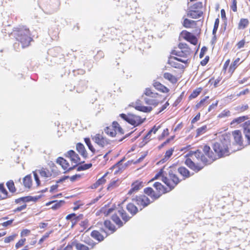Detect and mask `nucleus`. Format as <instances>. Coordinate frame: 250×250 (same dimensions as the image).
Here are the masks:
<instances>
[{
    "instance_id": "nucleus-1",
    "label": "nucleus",
    "mask_w": 250,
    "mask_h": 250,
    "mask_svg": "<svg viewBox=\"0 0 250 250\" xmlns=\"http://www.w3.org/2000/svg\"><path fill=\"white\" fill-rule=\"evenodd\" d=\"M169 179L167 177H163L162 180L165 184L169 188V189L167 190L161 183L159 182H155L153 184L154 188L158 191L157 194H160V196L165 193L168 192L173 189L174 187L179 183L180 180L178 177L173 173L172 171L169 172Z\"/></svg>"
},
{
    "instance_id": "nucleus-2",
    "label": "nucleus",
    "mask_w": 250,
    "mask_h": 250,
    "mask_svg": "<svg viewBox=\"0 0 250 250\" xmlns=\"http://www.w3.org/2000/svg\"><path fill=\"white\" fill-rule=\"evenodd\" d=\"M230 145V137L228 135H223L218 141L213 145V149L218 157L229 155V146Z\"/></svg>"
},
{
    "instance_id": "nucleus-3",
    "label": "nucleus",
    "mask_w": 250,
    "mask_h": 250,
    "mask_svg": "<svg viewBox=\"0 0 250 250\" xmlns=\"http://www.w3.org/2000/svg\"><path fill=\"white\" fill-rule=\"evenodd\" d=\"M203 150L205 154L208 157V159L203 155L202 152L198 149L196 151L190 152V156L193 161H194V158H195L198 160H200L204 164L207 165L211 164L217 159L216 155L212 151H210V148L209 146L207 145L204 146L203 148Z\"/></svg>"
},
{
    "instance_id": "nucleus-4",
    "label": "nucleus",
    "mask_w": 250,
    "mask_h": 250,
    "mask_svg": "<svg viewBox=\"0 0 250 250\" xmlns=\"http://www.w3.org/2000/svg\"><path fill=\"white\" fill-rule=\"evenodd\" d=\"M16 39L21 44L22 48L28 46L32 40L29 29L25 27L21 28L17 31Z\"/></svg>"
},
{
    "instance_id": "nucleus-5",
    "label": "nucleus",
    "mask_w": 250,
    "mask_h": 250,
    "mask_svg": "<svg viewBox=\"0 0 250 250\" xmlns=\"http://www.w3.org/2000/svg\"><path fill=\"white\" fill-rule=\"evenodd\" d=\"M126 209L131 214V216L127 215L126 212L123 209H120L118 211L119 215H120L125 223L127 222L132 216L136 214L138 211V208L133 203H129L126 206Z\"/></svg>"
},
{
    "instance_id": "nucleus-6",
    "label": "nucleus",
    "mask_w": 250,
    "mask_h": 250,
    "mask_svg": "<svg viewBox=\"0 0 250 250\" xmlns=\"http://www.w3.org/2000/svg\"><path fill=\"white\" fill-rule=\"evenodd\" d=\"M120 116L123 119L135 126L139 125L143 123V121L139 116L129 114L126 115L125 114L122 113L120 115Z\"/></svg>"
},
{
    "instance_id": "nucleus-7",
    "label": "nucleus",
    "mask_w": 250,
    "mask_h": 250,
    "mask_svg": "<svg viewBox=\"0 0 250 250\" xmlns=\"http://www.w3.org/2000/svg\"><path fill=\"white\" fill-rule=\"evenodd\" d=\"M92 140L99 146L104 147L110 144V141L104 137L103 134H96L91 136Z\"/></svg>"
},
{
    "instance_id": "nucleus-8",
    "label": "nucleus",
    "mask_w": 250,
    "mask_h": 250,
    "mask_svg": "<svg viewBox=\"0 0 250 250\" xmlns=\"http://www.w3.org/2000/svg\"><path fill=\"white\" fill-rule=\"evenodd\" d=\"M133 201L141 207L140 210H142L143 208L146 207L150 203L149 198L144 195L137 196L136 198L133 199Z\"/></svg>"
},
{
    "instance_id": "nucleus-9",
    "label": "nucleus",
    "mask_w": 250,
    "mask_h": 250,
    "mask_svg": "<svg viewBox=\"0 0 250 250\" xmlns=\"http://www.w3.org/2000/svg\"><path fill=\"white\" fill-rule=\"evenodd\" d=\"M66 156L70 158L71 161L75 164V165L73 167L68 168V171H70L73 169L78 164H80V158L79 155L73 150H70L67 152Z\"/></svg>"
},
{
    "instance_id": "nucleus-10",
    "label": "nucleus",
    "mask_w": 250,
    "mask_h": 250,
    "mask_svg": "<svg viewBox=\"0 0 250 250\" xmlns=\"http://www.w3.org/2000/svg\"><path fill=\"white\" fill-rule=\"evenodd\" d=\"M176 61L180 62L185 64L188 63V59H182V58L176 57H171L168 60V63L173 67L181 68L182 65L178 63Z\"/></svg>"
},
{
    "instance_id": "nucleus-11",
    "label": "nucleus",
    "mask_w": 250,
    "mask_h": 250,
    "mask_svg": "<svg viewBox=\"0 0 250 250\" xmlns=\"http://www.w3.org/2000/svg\"><path fill=\"white\" fill-rule=\"evenodd\" d=\"M173 55L177 57L183 58L182 59H190L191 55V50L190 49H186L185 50H173L172 52Z\"/></svg>"
},
{
    "instance_id": "nucleus-12",
    "label": "nucleus",
    "mask_w": 250,
    "mask_h": 250,
    "mask_svg": "<svg viewBox=\"0 0 250 250\" xmlns=\"http://www.w3.org/2000/svg\"><path fill=\"white\" fill-rule=\"evenodd\" d=\"M181 35L186 40L194 45L197 43V39L195 36L187 31H183Z\"/></svg>"
},
{
    "instance_id": "nucleus-13",
    "label": "nucleus",
    "mask_w": 250,
    "mask_h": 250,
    "mask_svg": "<svg viewBox=\"0 0 250 250\" xmlns=\"http://www.w3.org/2000/svg\"><path fill=\"white\" fill-rule=\"evenodd\" d=\"M101 230L102 232L104 233V234L101 233L97 230H93L91 233V236L93 238L97 240L98 241H103L104 239V238L106 237L108 234L104 229H102Z\"/></svg>"
},
{
    "instance_id": "nucleus-14",
    "label": "nucleus",
    "mask_w": 250,
    "mask_h": 250,
    "mask_svg": "<svg viewBox=\"0 0 250 250\" xmlns=\"http://www.w3.org/2000/svg\"><path fill=\"white\" fill-rule=\"evenodd\" d=\"M161 99V96L159 94H158V97H146L144 98L146 104L155 106L157 105L159 103L163 102Z\"/></svg>"
},
{
    "instance_id": "nucleus-15",
    "label": "nucleus",
    "mask_w": 250,
    "mask_h": 250,
    "mask_svg": "<svg viewBox=\"0 0 250 250\" xmlns=\"http://www.w3.org/2000/svg\"><path fill=\"white\" fill-rule=\"evenodd\" d=\"M185 164L190 169H192L195 172L199 171L203 167H201L196 165L193 160H192L190 158H188L186 159L185 161Z\"/></svg>"
},
{
    "instance_id": "nucleus-16",
    "label": "nucleus",
    "mask_w": 250,
    "mask_h": 250,
    "mask_svg": "<svg viewBox=\"0 0 250 250\" xmlns=\"http://www.w3.org/2000/svg\"><path fill=\"white\" fill-rule=\"evenodd\" d=\"M232 135L235 143L240 146L243 145L242 137L241 132L239 130H235L232 132Z\"/></svg>"
},
{
    "instance_id": "nucleus-17",
    "label": "nucleus",
    "mask_w": 250,
    "mask_h": 250,
    "mask_svg": "<svg viewBox=\"0 0 250 250\" xmlns=\"http://www.w3.org/2000/svg\"><path fill=\"white\" fill-rule=\"evenodd\" d=\"M243 132L249 144H250V122H246L243 125Z\"/></svg>"
},
{
    "instance_id": "nucleus-18",
    "label": "nucleus",
    "mask_w": 250,
    "mask_h": 250,
    "mask_svg": "<svg viewBox=\"0 0 250 250\" xmlns=\"http://www.w3.org/2000/svg\"><path fill=\"white\" fill-rule=\"evenodd\" d=\"M144 192L146 194L148 195V196H150L152 198H153V200L157 199L160 197V194H157L156 193H155L153 189L150 187H148L145 188Z\"/></svg>"
},
{
    "instance_id": "nucleus-19",
    "label": "nucleus",
    "mask_w": 250,
    "mask_h": 250,
    "mask_svg": "<svg viewBox=\"0 0 250 250\" xmlns=\"http://www.w3.org/2000/svg\"><path fill=\"white\" fill-rule=\"evenodd\" d=\"M153 85L156 89L162 92L167 93L169 91V89L167 87L158 82H154Z\"/></svg>"
},
{
    "instance_id": "nucleus-20",
    "label": "nucleus",
    "mask_w": 250,
    "mask_h": 250,
    "mask_svg": "<svg viewBox=\"0 0 250 250\" xmlns=\"http://www.w3.org/2000/svg\"><path fill=\"white\" fill-rule=\"evenodd\" d=\"M76 149L77 151L83 156L84 158H86L87 157V152L85 149L84 146L79 143L77 144Z\"/></svg>"
},
{
    "instance_id": "nucleus-21",
    "label": "nucleus",
    "mask_w": 250,
    "mask_h": 250,
    "mask_svg": "<svg viewBox=\"0 0 250 250\" xmlns=\"http://www.w3.org/2000/svg\"><path fill=\"white\" fill-rule=\"evenodd\" d=\"M108 172L105 173L101 178H100L95 183H94L92 186V188H96L99 186L105 183L106 180L105 179V177L107 175Z\"/></svg>"
},
{
    "instance_id": "nucleus-22",
    "label": "nucleus",
    "mask_w": 250,
    "mask_h": 250,
    "mask_svg": "<svg viewBox=\"0 0 250 250\" xmlns=\"http://www.w3.org/2000/svg\"><path fill=\"white\" fill-rule=\"evenodd\" d=\"M57 163L60 165L63 169H66L69 167V163L66 160L62 157H59L57 159Z\"/></svg>"
},
{
    "instance_id": "nucleus-23",
    "label": "nucleus",
    "mask_w": 250,
    "mask_h": 250,
    "mask_svg": "<svg viewBox=\"0 0 250 250\" xmlns=\"http://www.w3.org/2000/svg\"><path fill=\"white\" fill-rule=\"evenodd\" d=\"M178 172L184 177V179L190 176L189 171L185 167H180L178 169Z\"/></svg>"
},
{
    "instance_id": "nucleus-24",
    "label": "nucleus",
    "mask_w": 250,
    "mask_h": 250,
    "mask_svg": "<svg viewBox=\"0 0 250 250\" xmlns=\"http://www.w3.org/2000/svg\"><path fill=\"white\" fill-rule=\"evenodd\" d=\"M164 78L173 83H176L177 82V79L176 77L169 73H165L164 74Z\"/></svg>"
},
{
    "instance_id": "nucleus-25",
    "label": "nucleus",
    "mask_w": 250,
    "mask_h": 250,
    "mask_svg": "<svg viewBox=\"0 0 250 250\" xmlns=\"http://www.w3.org/2000/svg\"><path fill=\"white\" fill-rule=\"evenodd\" d=\"M104 225L105 227L111 231V233L116 230L115 227L111 224L110 221L105 220L104 222Z\"/></svg>"
},
{
    "instance_id": "nucleus-26",
    "label": "nucleus",
    "mask_w": 250,
    "mask_h": 250,
    "mask_svg": "<svg viewBox=\"0 0 250 250\" xmlns=\"http://www.w3.org/2000/svg\"><path fill=\"white\" fill-rule=\"evenodd\" d=\"M247 119L246 116H241L234 119L230 123V125L234 126L245 121Z\"/></svg>"
},
{
    "instance_id": "nucleus-27",
    "label": "nucleus",
    "mask_w": 250,
    "mask_h": 250,
    "mask_svg": "<svg viewBox=\"0 0 250 250\" xmlns=\"http://www.w3.org/2000/svg\"><path fill=\"white\" fill-rule=\"evenodd\" d=\"M23 182L24 186L26 188H30L32 184L31 176L30 175L26 176L23 178Z\"/></svg>"
},
{
    "instance_id": "nucleus-28",
    "label": "nucleus",
    "mask_w": 250,
    "mask_h": 250,
    "mask_svg": "<svg viewBox=\"0 0 250 250\" xmlns=\"http://www.w3.org/2000/svg\"><path fill=\"white\" fill-rule=\"evenodd\" d=\"M112 220L119 227H121L124 225L123 222L120 220L119 215L117 214L112 216Z\"/></svg>"
},
{
    "instance_id": "nucleus-29",
    "label": "nucleus",
    "mask_w": 250,
    "mask_h": 250,
    "mask_svg": "<svg viewBox=\"0 0 250 250\" xmlns=\"http://www.w3.org/2000/svg\"><path fill=\"white\" fill-rule=\"evenodd\" d=\"M249 22L247 19H241L238 24V29H243L245 28L248 26Z\"/></svg>"
},
{
    "instance_id": "nucleus-30",
    "label": "nucleus",
    "mask_w": 250,
    "mask_h": 250,
    "mask_svg": "<svg viewBox=\"0 0 250 250\" xmlns=\"http://www.w3.org/2000/svg\"><path fill=\"white\" fill-rule=\"evenodd\" d=\"M183 26L186 28H190L193 26L195 24V21L192 20H190L188 19H185L183 22Z\"/></svg>"
},
{
    "instance_id": "nucleus-31",
    "label": "nucleus",
    "mask_w": 250,
    "mask_h": 250,
    "mask_svg": "<svg viewBox=\"0 0 250 250\" xmlns=\"http://www.w3.org/2000/svg\"><path fill=\"white\" fill-rule=\"evenodd\" d=\"M64 203V202L62 200H61L59 202L52 201L47 203L46 205L48 206L50 204H53L52 206V208L54 209H56L60 207Z\"/></svg>"
},
{
    "instance_id": "nucleus-32",
    "label": "nucleus",
    "mask_w": 250,
    "mask_h": 250,
    "mask_svg": "<svg viewBox=\"0 0 250 250\" xmlns=\"http://www.w3.org/2000/svg\"><path fill=\"white\" fill-rule=\"evenodd\" d=\"M104 131L106 134L111 137H114L116 134V130L114 128H112V127H106L104 129Z\"/></svg>"
},
{
    "instance_id": "nucleus-33",
    "label": "nucleus",
    "mask_w": 250,
    "mask_h": 250,
    "mask_svg": "<svg viewBox=\"0 0 250 250\" xmlns=\"http://www.w3.org/2000/svg\"><path fill=\"white\" fill-rule=\"evenodd\" d=\"M145 94L147 96V97H158V94L157 93H154L149 88L146 89Z\"/></svg>"
},
{
    "instance_id": "nucleus-34",
    "label": "nucleus",
    "mask_w": 250,
    "mask_h": 250,
    "mask_svg": "<svg viewBox=\"0 0 250 250\" xmlns=\"http://www.w3.org/2000/svg\"><path fill=\"white\" fill-rule=\"evenodd\" d=\"M38 173L40 174L41 177L44 178H47L49 176V171L47 169H45L43 168H42L40 169H37Z\"/></svg>"
},
{
    "instance_id": "nucleus-35",
    "label": "nucleus",
    "mask_w": 250,
    "mask_h": 250,
    "mask_svg": "<svg viewBox=\"0 0 250 250\" xmlns=\"http://www.w3.org/2000/svg\"><path fill=\"white\" fill-rule=\"evenodd\" d=\"M239 60L240 59L238 58L236 60H235L232 64H231L229 69V73H232L233 72V71L236 68L237 63L239 62Z\"/></svg>"
},
{
    "instance_id": "nucleus-36",
    "label": "nucleus",
    "mask_w": 250,
    "mask_h": 250,
    "mask_svg": "<svg viewBox=\"0 0 250 250\" xmlns=\"http://www.w3.org/2000/svg\"><path fill=\"white\" fill-rule=\"evenodd\" d=\"M6 186L10 192H14L16 191L14 183L13 181H8L6 183Z\"/></svg>"
},
{
    "instance_id": "nucleus-37",
    "label": "nucleus",
    "mask_w": 250,
    "mask_h": 250,
    "mask_svg": "<svg viewBox=\"0 0 250 250\" xmlns=\"http://www.w3.org/2000/svg\"><path fill=\"white\" fill-rule=\"evenodd\" d=\"M136 108L139 111L144 112H148L151 110V107L145 106H138Z\"/></svg>"
},
{
    "instance_id": "nucleus-38",
    "label": "nucleus",
    "mask_w": 250,
    "mask_h": 250,
    "mask_svg": "<svg viewBox=\"0 0 250 250\" xmlns=\"http://www.w3.org/2000/svg\"><path fill=\"white\" fill-rule=\"evenodd\" d=\"M142 187V183L139 182H136L132 185V190L137 191L140 189Z\"/></svg>"
},
{
    "instance_id": "nucleus-39",
    "label": "nucleus",
    "mask_w": 250,
    "mask_h": 250,
    "mask_svg": "<svg viewBox=\"0 0 250 250\" xmlns=\"http://www.w3.org/2000/svg\"><path fill=\"white\" fill-rule=\"evenodd\" d=\"M91 167H92V164L91 163L81 165L80 166H79L77 167V171H79L86 170V169H87L90 168Z\"/></svg>"
},
{
    "instance_id": "nucleus-40",
    "label": "nucleus",
    "mask_w": 250,
    "mask_h": 250,
    "mask_svg": "<svg viewBox=\"0 0 250 250\" xmlns=\"http://www.w3.org/2000/svg\"><path fill=\"white\" fill-rule=\"evenodd\" d=\"M39 197H38L36 196H35V197H32V196H26V197H22V198H23L22 201L25 202H28L31 201H36L39 199Z\"/></svg>"
},
{
    "instance_id": "nucleus-41",
    "label": "nucleus",
    "mask_w": 250,
    "mask_h": 250,
    "mask_svg": "<svg viewBox=\"0 0 250 250\" xmlns=\"http://www.w3.org/2000/svg\"><path fill=\"white\" fill-rule=\"evenodd\" d=\"M84 142H85V144H86V145L88 147V148L92 152L94 153L95 151V149H94V148L92 146V144H91L90 140L89 138H85Z\"/></svg>"
},
{
    "instance_id": "nucleus-42",
    "label": "nucleus",
    "mask_w": 250,
    "mask_h": 250,
    "mask_svg": "<svg viewBox=\"0 0 250 250\" xmlns=\"http://www.w3.org/2000/svg\"><path fill=\"white\" fill-rule=\"evenodd\" d=\"M207 125H203L202 127L198 128L196 130L197 135L199 136L204 133L207 131Z\"/></svg>"
},
{
    "instance_id": "nucleus-43",
    "label": "nucleus",
    "mask_w": 250,
    "mask_h": 250,
    "mask_svg": "<svg viewBox=\"0 0 250 250\" xmlns=\"http://www.w3.org/2000/svg\"><path fill=\"white\" fill-rule=\"evenodd\" d=\"M76 249L77 250H89V248L87 246L79 243H77Z\"/></svg>"
},
{
    "instance_id": "nucleus-44",
    "label": "nucleus",
    "mask_w": 250,
    "mask_h": 250,
    "mask_svg": "<svg viewBox=\"0 0 250 250\" xmlns=\"http://www.w3.org/2000/svg\"><path fill=\"white\" fill-rule=\"evenodd\" d=\"M77 242L73 241L69 243L67 246L64 248V250H73L74 247L76 248V245H77Z\"/></svg>"
},
{
    "instance_id": "nucleus-45",
    "label": "nucleus",
    "mask_w": 250,
    "mask_h": 250,
    "mask_svg": "<svg viewBox=\"0 0 250 250\" xmlns=\"http://www.w3.org/2000/svg\"><path fill=\"white\" fill-rule=\"evenodd\" d=\"M0 191L3 194V196L1 198H5L7 195V191L4 188L3 184H0Z\"/></svg>"
},
{
    "instance_id": "nucleus-46",
    "label": "nucleus",
    "mask_w": 250,
    "mask_h": 250,
    "mask_svg": "<svg viewBox=\"0 0 250 250\" xmlns=\"http://www.w3.org/2000/svg\"><path fill=\"white\" fill-rule=\"evenodd\" d=\"M118 180H113L109 184L107 189L109 190L117 186Z\"/></svg>"
},
{
    "instance_id": "nucleus-47",
    "label": "nucleus",
    "mask_w": 250,
    "mask_h": 250,
    "mask_svg": "<svg viewBox=\"0 0 250 250\" xmlns=\"http://www.w3.org/2000/svg\"><path fill=\"white\" fill-rule=\"evenodd\" d=\"M33 173L34 175L35 180L37 183V186H39L40 184V181L38 175V174L39 173L37 171V170H36L35 171H33Z\"/></svg>"
},
{
    "instance_id": "nucleus-48",
    "label": "nucleus",
    "mask_w": 250,
    "mask_h": 250,
    "mask_svg": "<svg viewBox=\"0 0 250 250\" xmlns=\"http://www.w3.org/2000/svg\"><path fill=\"white\" fill-rule=\"evenodd\" d=\"M66 219L67 220L72 219V221L75 220L74 223H75L77 220V219L76 218V215L75 213H71V214H68V215L66 216Z\"/></svg>"
},
{
    "instance_id": "nucleus-49",
    "label": "nucleus",
    "mask_w": 250,
    "mask_h": 250,
    "mask_svg": "<svg viewBox=\"0 0 250 250\" xmlns=\"http://www.w3.org/2000/svg\"><path fill=\"white\" fill-rule=\"evenodd\" d=\"M26 239L25 238L21 239L15 245V247L17 249H19L20 247L24 245V243Z\"/></svg>"
},
{
    "instance_id": "nucleus-50",
    "label": "nucleus",
    "mask_w": 250,
    "mask_h": 250,
    "mask_svg": "<svg viewBox=\"0 0 250 250\" xmlns=\"http://www.w3.org/2000/svg\"><path fill=\"white\" fill-rule=\"evenodd\" d=\"M173 152V149L172 148H170L167 150L165 154V158L168 159L172 155Z\"/></svg>"
},
{
    "instance_id": "nucleus-51",
    "label": "nucleus",
    "mask_w": 250,
    "mask_h": 250,
    "mask_svg": "<svg viewBox=\"0 0 250 250\" xmlns=\"http://www.w3.org/2000/svg\"><path fill=\"white\" fill-rule=\"evenodd\" d=\"M230 115V111L229 110H224L222 112H221L219 115V117H224L229 116Z\"/></svg>"
},
{
    "instance_id": "nucleus-52",
    "label": "nucleus",
    "mask_w": 250,
    "mask_h": 250,
    "mask_svg": "<svg viewBox=\"0 0 250 250\" xmlns=\"http://www.w3.org/2000/svg\"><path fill=\"white\" fill-rule=\"evenodd\" d=\"M178 47L180 50H185L186 49H189L188 47L187 44L184 43H180L178 45Z\"/></svg>"
},
{
    "instance_id": "nucleus-53",
    "label": "nucleus",
    "mask_w": 250,
    "mask_h": 250,
    "mask_svg": "<svg viewBox=\"0 0 250 250\" xmlns=\"http://www.w3.org/2000/svg\"><path fill=\"white\" fill-rule=\"evenodd\" d=\"M15 236H16L15 235H11V236L5 237L4 238V242L6 243L10 242L11 241H12L14 240V238L15 237Z\"/></svg>"
},
{
    "instance_id": "nucleus-54",
    "label": "nucleus",
    "mask_w": 250,
    "mask_h": 250,
    "mask_svg": "<svg viewBox=\"0 0 250 250\" xmlns=\"http://www.w3.org/2000/svg\"><path fill=\"white\" fill-rule=\"evenodd\" d=\"M200 90H195L189 96V98H195L200 94Z\"/></svg>"
},
{
    "instance_id": "nucleus-55",
    "label": "nucleus",
    "mask_w": 250,
    "mask_h": 250,
    "mask_svg": "<svg viewBox=\"0 0 250 250\" xmlns=\"http://www.w3.org/2000/svg\"><path fill=\"white\" fill-rule=\"evenodd\" d=\"M30 232V231L28 229H23L21 233V236H27Z\"/></svg>"
},
{
    "instance_id": "nucleus-56",
    "label": "nucleus",
    "mask_w": 250,
    "mask_h": 250,
    "mask_svg": "<svg viewBox=\"0 0 250 250\" xmlns=\"http://www.w3.org/2000/svg\"><path fill=\"white\" fill-rule=\"evenodd\" d=\"M249 92V89H246L241 92H240L238 94H237L236 95V97H239L240 96L242 95H245V94H248V93Z\"/></svg>"
},
{
    "instance_id": "nucleus-57",
    "label": "nucleus",
    "mask_w": 250,
    "mask_h": 250,
    "mask_svg": "<svg viewBox=\"0 0 250 250\" xmlns=\"http://www.w3.org/2000/svg\"><path fill=\"white\" fill-rule=\"evenodd\" d=\"M26 205L24 204L21 206L18 207L17 208H16L14 210V211L17 212V211H21V210H23L24 209H25L26 208Z\"/></svg>"
},
{
    "instance_id": "nucleus-58",
    "label": "nucleus",
    "mask_w": 250,
    "mask_h": 250,
    "mask_svg": "<svg viewBox=\"0 0 250 250\" xmlns=\"http://www.w3.org/2000/svg\"><path fill=\"white\" fill-rule=\"evenodd\" d=\"M69 178V176H63L61 177L59 180L56 181L57 183H60L64 181L65 180Z\"/></svg>"
},
{
    "instance_id": "nucleus-59",
    "label": "nucleus",
    "mask_w": 250,
    "mask_h": 250,
    "mask_svg": "<svg viewBox=\"0 0 250 250\" xmlns=\"http://www.w3.org/2000/svg\"><path fill=\"white\" fill-rule=\"evenodd\" d=\"M245 44V41L242 40L240 41L237 44L238 48L240 49L244 47Z\"/></svg>"
},
{
    "instance_id": "nucleus-60",
    "label": "nucleus",
    "mask_w": 250,
    "mask_h": 250,
    "mask_svg": "<svg viewBox=\"0 0 250 250\" xmlns=\"http://www.w3.org/2000/svg\"><path fill=\"white\" fill-rule=\"evenodd\" d=\"M160 127V126H156V125H154L150 130V132H152L154 134H155L156 132L158 131L159 128Z\"/></svg>"
},
{
    "instance_id": "nucleus-61",
    "label": "nucleus",
    "mask_w": 250,
    "mask_h": 250,
    "mask_svg": "<svg viewBox=\"0 0 250 250\" xmlns=\"http://www.w3.org/2000/svg\"><path fill=\"white\" fill-rule=\"evenodd\" d=\"M218 102L217 101L214 104H211L208 107V111L210 112L212 109H214L215 107H216L218 104Z\"/></svg>"
},
{
    "instance_id": "nucleus-62",
    "label": "nucleus",
    "mask_w": 250,
    "mask_h": 250,
    "mask_svg": "<svg viewBox=\"0 0 250 250\" xmlns=\"http://www.w3.org/2000/svg\"><path fill=\"white\" fill-rule=\"evenodd\" d=\"M231 9L234 12H236L237 11L236 0H233V3L231 6Z\"/></svg>"
},
{
    "instance_id": "nucleus-63",
    "label": "nucleus",
    "mask_w": 250,
    "mask_h": 250,
    "mask_svg": "<svg viewBox=\"0 0 250 250\" xmlns=\"http://www.w3.org/2000/svg\"><path fill=\"white\" fill-rule=\"evenodd\" d=\"M13 221V220H10L4 222L2 224V225L3 227H7L9 225H10Z\"/></svg>"
},
{
    "instance_id": "nucleus-64",
    "label": "nucleus",
    "mask_w": 250,
    "mask_h": 250,
    "mask_svg": "<svg viewBox=\"0 0 250 250\" xmlns=\"http://www.w3.org/2000/svg\"><path fill=\"white\" fill-rule=\"evenodd\" d=\"M200 117V113H199L192 120L191 123L192 124L195 123L198 121Z\"/></svg>"
}]
</instances>
